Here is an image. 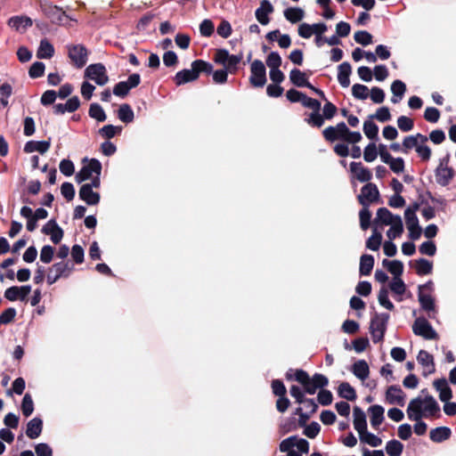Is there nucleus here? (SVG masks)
<instances>
[{
	"instance_id": "f257e3e1",
	"label": "nucleus",
	"mask_w": 456,
	"mask_h": 456,
	"mask_svg": "<svg viewBox=\"0 0 456 456\" xmlns=\"http://www.w3.org/2000/svg\"><path fill=\"white\" fill-rule=\"evenodd\" d=\"M406 413L409 419H430L439 416L440 407L432 395L418 396L410 401Z\"/></svg>"
},
{
	"instance_id": "f03ea898",
	"label": "nucleus",
	"mask_w": 456,
	"mask_h": 456,
	"mask_svg": "<svg viewBox=\"0 0 456 456\" xmlns=\"http://www.w3.org/2000/svg\"><path fill=\"white\" fill-rule=\"evenodd\" d=\"M428 136L418 133L405 136L404 146L405 149L408 150V153L414 150L421 161L428 162L432 156V151L428 145Z\"/></svg>"
},
{
	"instance_id": "7ed1b4c3",
	"label": "nucleus",
	"mask_w": 456,
	"mask_h": 456,
	"mask_svg": "<svg viewBox=\"0 0 456 456\" xmlns=\"http://www.w3.org/2000/svg\"><path fill=\"white\" fill-rule=\"evenodd\" d=\"M212 65L203 60H196L191 63V69H185L178 71L175 77L176 86H181L186 83L196 80L200 72L210 73L212 71Z\"/></svg>"
},
{
	"instance_id": "20e7f679",
	"label": "nucleus",
	"mask_w": 456,
	"mask_h": 456,
	"mask_svg": "<svg viewBox=\"0 0 456 456\" xmlns=\"http://www.w3.org/2000/svg\"><path fill=\"white\" fill-rule=\"evenodd\" d=\"M295 379L299 382L305 391L309 395L315 394L318 388L323 387L328 384V379L322 374H314L312 378L303 370L294 371Z\"/></svg>"
},
{
	"instance_id": "39448f33",
	"label": "nucleus",
	"mask_w": 456,
	"mask_h": 456,
	"mask_svg": "<svg viewBox=\"0 0 456 456\" xmlns=\"http://www.w3.org/2000/svg\"><path fill=\"white\" fill-rule=\"evenodd\" d=\"M101 171L102 164L99 160L95 159H84V166L75 176L76 182L81 183L94 177V175H101Z\"/></svg>"
},
{
	"instance_id": "423d86ee",
	"label": "nucleus",
	"mask_w": 456,
	"mask_h": 456,
	"mask_svg": "<svg viewBox=\"0 0 456 456\" xmlns=\"http://www.w3.org/2000/svg\"><path fill=\"white\" fill-rule=\"evenodd\" d=\"M388 319L387 314H376L371 319L370 331L374 343H379L383 339Z\"/></svg>"
},
{
	"instance_id": "0eeeda50",
	"label": "nucleus",
	"mask_w": 456,
	"mask_h": 456,
	"mask_svg": "<svg viewBox=\"0 0 456 456\" xmlns=\"http://www.w3.org/2000/svg\"><path fill=\"white\" fill-rule=\"evenodd\" d=\"M41 11L53 23L63 24L68 17L61 8L53 5L48 0H38Z\"/></svg>"
},
{
	"instance_id": "6e6552de",
	"label": "nucleus",
	"mask_w": 456,
	"mask_h": 456,
	"mask_svg": "<svg viewBox=\"0 0 456 456\" xmlns=\"http://www.w3.org/2000/svg\"><path fill=\"white\" fill-rule=\"evenodd\" d=\"M85 77L101 86L109 81L106 68L102 63L89 65L85 70Z\"/></svg>"
},
{
	"instance_id": "1a4fd4ad",
	"label": "nucleus",
	"mask_w": 456,
	"mask_h": 456,
	"mask_svg": "<svg viewBox=\"0 0 456 456\" xmlns=\"http://www.w3.org/2000/svg\"><path fill=\"white\" fill-rule=\"evenodd\" d=\"M412 330L415 335L420 336L425 339H436L438 335L430 323L424 318H418L412 325Z\"/></svg>"
},
{
	"instance_id": "9d476101",
	"label": "nucleus",
	"mask_w": 456,
	"mask_h": 456,
	"mask_svg": "<svg viewBox=\"0 0 456 456\" xmlns=\"http://www.w3.org/2000/svg\"><path fill=\"white\" fill-rule=\"evenodd\" d=\"M250 83L256 87H262L266 83V72L264 63L259 60H255L250 68Z\"/></svg>"
},
{
	"instance_id": "9b49d317",
	"label": "nucleus",
	"mask_w": 456,
	"mask_h": 456,
	"mask_svg": "<svg viewBox=\"0 0 456 456\" xmlns=\"http://www.w3.org/2000/svg\"><path fill=\"white\" fill-rule=\"evenodd\" d=\"M404 217L410 238L411 240H418L421 235V228L419 225V219L415 210L411 208H406Z\"/></svg>"
},
{
	"instance_id": "f8f14e48",
	"label": "nucleus",
	"mask_w": 456,
	"mask_h": 456,
	"mask_svg": "<svg viewBox=\"0 0 456 456\" xmlns=\"http://www.w3.org/2000/svg\"><path fill=\"white\" fill-rule=\"evenodd\" d=\"M436 181L441 186H446L454 176L453 170L448 166L447 159H442L435 172Z\"/></svg>"
},
{
	"instance_id": "ddd939ff",
	"label": "nucleus",
	"mask_w": 456,
	"mask_h": 456,
	"mask_svg": "<svg viewBox=\"0 0 456 456\" xmlns=\"http://www.w3.org/2000/svg\"><path fill=\"white\" fill-rule=\"evenodd\" d=\"M379 192L377 186L374 183H368L358 195V200L363 207H368L370 203L375 202L379 200Z\"/></svg>"
},
{
	"instance_id": "4468645a",
	"label": "nucleus",
	"mask_w": 456,
	"mask_h": 456,
	"mask_svg": "<svg viewBox=\"0 0 456 456\" xmlns=\"http://www.w3.org/2000/svg\"><path fill=\"white\" fill-rule=\"evenodd\" d=\"M406 395L401 387L390 386L385 393V401L388 404L403 406L405 404Z\"/></svg>"
},
{
	"instance_id": "2eb2a0df",
	"label": "nucleus",
	"mask_w": 456,
	"mask_h": 456,
	"mask_svg": "<svg viewBox=\"0 0 456 456\" xmlns=\"http://www.w3.org/2000/svg\"><path fill=\"white\" fill-rule=\"evenodd\" d=\"M87 50L81 45H71L69 47V57L75 66L83 67L87 61Z\"/></svg>"
},
{
	"instance_id": "dca6fc26",
	"label": "nucleus",
	"mask_w": 456,
	"mask_h": 456,
	"mask_svg": "<svg viewBox=\"0 0 456 456\" xmlns=\"http://www.w3.org/2000/svg\"><path fill=\"white\" fill-rule=\"evenodd\" d=\"M346 133L347 126L344 122H340L335 126H328L322 131L323 137L330 142H334L338 139L344 140Z\"/></svg>"
},
{
	"instance_id": "f3484780",
	"label": "nucleus",
	"mask_w": 456,
	"mask_h": 456,
	"mask_svg": "<svg viewBox=\"0 0 456 456\" xmlns=\"http://www.w3.org/2000/svg\"><path fill=\"white\" fill-rule=\"evenodd\" d=\"M417 361L423 368V376L427 377L435 372L434 357L428 352L420 350L417 355Z\"/></svg>"
},
{
	"instance_id": "a211bd4d",
	"label": "nucleus",
	"mask_w": 456,
	"mask_h": 456,
	"mask_svg": "<svg viewBox=\"0 0 456 456\" xmlns=\"http://www.w3.org/2000/svg\"><path fill=\"white\" fill-rule=\"evenodd\" d=\"M350 172L361 183H367L372 178L371 171L361 162H352L350 164Z\"/></svg>"
},
{
	"instance_id": "6ab92c4d",
	"label": "nucleus",
	"mask_w": 456,
	"mask_h": 456,
	"mask_svg": "<svg viewBox=\"0 0 456 456\" xmlns=\"http://www.w3.org/2000/svg\"><path fill=\"white\" fill-rule=\"evenodd\" d=\"M30 291L31 287L29 285L20 287L13 286L5 290L4 297L10 301H15L18 299L25 300Z\"/></svg>"
},
{
	"instance_id": "aec40b11",
	"label": "nucleus",
	"mask_w": 456,
	"mask_h": 456,
	"mask_svg": "<svg viewBox=\"0 0 456 456\" xmlns=\"http://www.w3.org/2000/svg\"><path fill=\"white\" fill-rule=\"evenodd\" d=\"M42 232L45 234L49 235L51 237L52 241L55 244H58L63 237L62 229L57 224L55 220L53 219L45 224V225L42 229Z\"/></svg>"
},
{
	"instance_id": "412c9836",
	"label": "nucleus",
	"mask_w": 456,
	"mask_h": 456,
	"mask_svg": "<svg viewBox=\"0 0 456 456\" xmlns=\"http://www.w3.org/2000/svg\"><path fill=\"white\" fill-rule=\"evenodd\" d=\"M80 200L89 206H95L100 202L101 196L99 192L94 191L89 185H82L78 192Z\"/></svg>"
},
{
	"instance_id": "4be33fe9",
	"label": "nucleus",
	"mask_w": 456,
	"mask_h": 456,
	"mask_svg": "<svg viewBox=\"0 0 456 456\" xmlns=\"http://www.w3.org/2000/svg\"><path fill=\"white\" fill-rule=\"evenodd\" d=\"M368 413L370 416V426L377 429L385 419V409L383 406L374 404L369 407Z\"/></svg>"
},
{
	"instance_id": "5701e85b",
	"label": "nucleus",
	"mask_w": 456,
	"mask_h": 456,
	"mask_svg": "<svg viewBox=\"0 0 456 456\" xmlns=\"http://www.w3.org/2000/svg\"><path fill=\"white\" fill-rule=\"evenodd\" d=\"M273 12V7L268 0H262L260 6L256 10V18L262 25H267L270 21L269 14Z\"/></svg>"
},
{
	"instance_id": "b1692460",
	"label": "nucleus",
	"mask_w": 456,
	"mask_h": 456,
	"mask_svg": "<svg viewBox=\"0 0 456 456\" xmlns=\"http://www.w3.org/2000/svg\"><path fill=\"white\" fill-rule=\"evenodd\" d=\"M353 425L357 433L367 429V419L365 412L358 406L353 409Z\"/></svg>"
},
{
	"instance_id": "393cba45",
	"label": "nucleus",
	"mask_w": 456,
	"mask_h": 456,
	"mask_svg": "<svg viewBox=\"0 0 456 456\" xmlns=\"http://www.w3.org/2000/svg\"><path fill=\"white\" fill-rule=\"evenodd\" d=\"M433 385L439 393V399L442 402H447L452 397V389L449 387L445 379H436Z\"/></svg>"
},
{
	"instance_id": "a878e982",
	"label": "nucleus",
	"mask_w": 456,
	"mask_h": 456,
	"mask_svg": "<svg viewBox=\"0 0 456 456\" xmlns=\"http://www.w3.org/2000/svg\"><path fill=\"white\" fill-rule=\"evenodd\" d=\"M8 25L16 31L24 32L32 25V20L27 16H14L9 19Z\"/></svg>"
},
{
	"instance_id": "bb28decb",
	"label": "nucleus",
	"mask_w": 456,
	"mask_h": 456,
	"mask_svg": "<svg viewBox=\"0 0 456 456\" xmlns=\"http://www.w3.org/2000/svg\"><path fill=\"white\" fill-rule=\"evenodd\" d=\"M300 403L304 405L305 412H303V407H298L295 413L300 416L302 421H305L312 413L315 412L318 406L314 399L305 398Z\"/></svg>"
},
{
	"instance_id": "cd10ccee",
	"label": "nucleus",
	"mask_w": 456,
	"mask_h": 456,
	"mask_svg": "<svg viewBox=\"0 0 456 456\" xmlns=\"http://www.w3.org/2000/svg\"><path fill=\"white\" fill-rule=\"evenodd\" d=\"M43 428V421L39 418H33L27 424L26 435L30 439L37 438Z\"/></svg>"
},
{
	"instance_id": "c85d7f7f",
	"label": "nucleus",
	"mask_w": 456,
	"mask_h": 456,
	"mask_svg": "<svg viewBox=\"0 0 456 456\" xmlns=\"http://www.w3.org/2000/svg\"><path fill=\"white\" fill-rule=\"evenodd\" d=\"M50 145V141H29L25 144L24 151L27 153L38 151L44 154L49 150Z\"/></svg>"
},
{
	"instance_id": "c756f323",
	"label": "nucleus",
	"mask_w": 456,
	"mask_h": 456,
	"mask_svg": "<svg viewBox=\"0 0 456 456\" xmlns=\"http://www.w3.org/2000/svg\"><path fill=\"white\" fill-rule=\"evenodd\" d=\"M401 217L397 215H393L388 209L386 208H379L377 211V217L375 219L376 224H380L382 225H391L395 221V218Z\"/></svg>"
},
{
	"instance_id": "7c9ffc66",
	"label": "nucleus",
	"mask_w": 456,
	"mask_h": 456,
	"mask_svg": "<svg viewBox=\"0 0 456 456\" xmlns=\"http://www.w3.org/2000/svg\"><path fill=\"white\" fill-rule=\"evenodd\" d=\"M360 442L368 444L371 447H378L381 445L382 439L378 436L368 431V428L362 432L358 433Z\"/></svg>"
},
{
	"instance_id": "2f4dec72",
	"label": "nucleus",
	"mask_w": 456,
	"mask_h": 456,
	"mask_svg": "<svg viewBox=\"0 0 456 456\" xmlns=\"http://www.w3.org/2000/svg\"><path fill=\"white\" fill-rule=\"evenodd\" d=\"M352 371L361 380H365L370 374L369 365L364 360H359L353 365Z\"/></svg>"
},
{
	"instance_id": "473e14b6",
	"label": "nucleus",
	"mask_w": 456,
	"mask_h": 456,
	"mask_svg": "<svg viewBox=\"0 0 456 456\" xmlns=\"http://www.w3.org/2000/svg\"><path fill=\"white\" fill-rule=\"evenodd\" d=\"M452 431L447 427H439L432 429L429 433L430 439L435 443H441L451 436Z\"/></svg>"
},
{
	"instance_id": "72a5a7b5",
	"label": "nucleus",
	"mask_w": 456,
	"mask_h": 456,
	"mask_svg": "<svg viewBox=\"0 0 456 456\" xmlns=\"http://www.w3.org/2000/svg\"><path fill=\"white\" fill-rule=\"evenodd\" d=\"M391 92L393 94L391 102L393 103H397L403 99L406 92V86L401 80H395L391 85Z\"/></svg>"
},
{
	"instance_id": "f704fd0d",
	"label": "nucleus",
	"mask_w": 456,
	"mask_h": 456,
	"mask_svg": "<svg viewBox=\"0 0 456 456\" xmlns=\"http://www.w3.org/2000/svg\"><path fill=\"white\" fill-rule=\"evenodd\" d=\"M351 70V65L348 62H343L338 66V80L343 87H347L350 84Z\"/></svg>"
},
{
	"instance_id": "c9c22d12",
	"label": "nucleus",
	"mask_w": 456,
	"mask_h": 456,
	"mask_svg": "<svg viewBox=\"0 0 456 456\" xmlns=\"http://www.w3.org/2000/svg\"><path fill=\"white\" fill-rule=\"evenodd\" d=\"M289 79L297 86H311L307 81L306 74L297 69H293L289 73Z\"/></svg>"
},
{
	"instance_id": "e433bc0d",
	"label": "nucleus",
	"mask_w": 456,
	"mask_h": 456,
	"mask_svg": "<svg viewBox=\"0 0 456 456\" xmlns=\"http://www.w3.org/2000/svg\"><path fill=\"white\" fill-rule=\"evenodd\" d=\"M53 53L54 48L53 45L47 39L41 40L37 53V58L49 59L53 55Z\"/></svg>"
},
{
	"instance_id": "4c0bfd02",
	"label": "nucleus",
	"mask_w": 456,
	"mask_h": 456,
	"mask_svg": "<svg viewBox=\"0 0 456 456\" xmlns=\"http://www.w3.org/2000/svg\"><path fill=\"white\" fill-rule=\"evenodd\" d=\"M382 265L387 267L389 273H391L394 277H400L403 271V263L399 260H387L384 259L382 261Z\"/></svg>"
},
{
	"instance_id": "58836bf2",
	"label": "nucleus",
	"mask_w": 456,
	"mask_h": 456,
	"mask_svg": "<svg viewBox=\"0 0 456 456\" xmlns=\"http://www.w3.org/2000/svg\"><path fill=\"white\" fill-rule=\"evenodd\" d=\"M305 12L301 8L290 7L284 11V17L291 23H297L303 20Z\"/></svg>"
},
{
	"instance_id": "ea45409f",
	"label": "nucleus",
	"mask_w": 456,
	"mask_h": 456,
	"mask_svg": "<svg viewBox=\"0 0 456 456\" xmlns=\"http://www.w3.org/2000/svg\"><path fill=\"white\" fill-rule=\"evenodd\" d=\"M391 291L398 297V300H402V296L406 290V286L400 277H394L389 284Z\"/></svg>"
},
{
	"instance_id": "a19ab883",
	"label": "nucleus",
	"mask_w": 456,
	"mask_h": 456,
	"mask_svg": "<svg viewBox=\"0 0 456 456\" xmlns=\"http://www.w3.org/2000/svg\"><path fill=\"white\" fill-rule=\"evenodd\" d=\"M403 232V224L402 218H395V221L391 224L390 229L387 232V237L393 240L397 237H400Z\"/></svg>"
},
{
	"instance_id": "79ce46f5",
	"label": "nucleus",
	"mask_w": 456,
	"mask_h": 456,
	"mask_svg": "<svg viewBox=\"0 0 456 456\" xmlns=\"http://www.w3.org/2000/svg\"><path fill=\"white\" fill-rule=\"evenodd\" d=\"M374 265V258L370 255H362L360 260L361 275H369Z\"/></svg>"
},
{
	"instance_id": "37998d69",
	"label": "nucleus",
	"mask_w": 456,
	"mask_h": 456,
	"mask_svg": "<svg viewBox=\"0 0 456 456\" xmlns=\"http://www.w3.org/2000/svg\"><path fill=\"white\" fill-rule=\"evenodd\" d=\"M403 444L398 440H390L386 444V452L388 456H401Z\"/></svg>"
},
{
	"instance_id": "c03bdc74",
	"label": "nucleus",
	"mask_w": 456,
	"mask_h": 456,
	"mask_svg": "<svg viewBox=\"0 0 456 456\" xmlns=\"http://www.w3.org/2000/svg\"><path fill=\"white\" fill-rule=\"evenodd\" d=\"M382 243V234L377 230L373 229L372 235L367 240L366 247L373 251H377Z\"/></svg>"
},
{
	"instance_id": "a18cd8bd",
	"label": "nucleus",
	"mask_w": 456,
	"mask_h": 456,
	"mask_svg": "<svg viewBox=\"0 0 456 456\" xmlns=\"http://www.w3.org/2000/svg\"><path fill=\"white\" fill-rule=\"evenodd\" d=\"M338 394L341 397L348 401H354L356 399L355 390L346 382H343L339 385Z\"/></svg>"
},
{
	"instance_id": "49530a36",
	"label": "nucleus",
	"mask_w": 456,
	"mask_h": 456,
	"mask_svg": "<svg viewBox=\"0 0 456 456\" xmlns=\"http://www.w3.org/2000/svg\"><path fill=\"white\" fill-rule=\"evenodd\" d=\"M418 297L421 307L425 311H435V300L430 295L419 291Z\"/></svg>"
},
{
	"instance_id": "de8ad7c7",
	"label": "nucleus",
	"mask_w": 456,
	"mask_h": 456,
	"mask_svg": "<svg viewBox=\"0 0 456 456\" xmlns=\"http://www.w3.org/2000/svg\"><path fill=\"white\" fill-rule=\"evenodd\" d=\"M433 269V264L432 262L425 259L420 258L416 261L415 263V270L418 274L419 275H426L429 274L432 272Z\"/></svg>"
},
{
	"instance_id": "09e8293b",
	"label": "nucleus",
	"mask_w": 456,
	"mask_h": 456,
	"mask_svg": "<svg viewBox=\"0 0 456 456\" xmlns=\"http://www.w3.org/2000/svg\"><path fill=\"white\" fill-rule=\"evenodd\" d=\"M118 118L125 123H130L134 120V111L128 104H122L118 112Z\"/></svg>"
},
{
	"instance_id": "8fccbe9b",
	"label": "nucleus",
	"mask_w": 456,
	"mask_h": 456,
	"mask_svg": "<svg viewBox=\"0 0 456 456\" xmlns=\"http://www.w3.org/2000/svg\"><path fill=\"white\" fill-rule=\"evenodd\" d=\"M89 116L99 122L104 121L107 118L103 109L97 103L90 105Z\"/></svg>"
},
{
	"instance_id": "3c124183",
	"label": "nucleus",
	"mask_w": 456,
	"mask_h": 456,
	"mask_svg": "<svg viewBox=\"0 0 456 456\" xmlns=\"http://www.w3.org/2000/svg\"><path fill=\"white\" fill-rule=\"evenodd\" d=\"M21 411L25 417L30 416L34 411V402L29 394L23 396L21 403Z\"/></svg>"
},
{
	"instance_id": "603ef678",
	"label": "nucleus",
	"mask_w": 456,
	"mask_h": 456,
	"mask_svg": "<svg viewBox=\"0 0 456 456\" xmlns=\"http://www.w3.org/2000/svg\"><path fill=\"white\" fill-rule=\"evenodd\" d=\"M378 157L377 145L373 142L369 143L363 150V159L366 162H373Z\"/></svg>"
},
{
	"instance_id": "864d4df0",
	"label": "nucleus",
	"mask_w": 456,
	"mask_h": 456,
	"mask_svg": "<svg viewBox=\"0 0 456 456\" xmlns=\"http://www.w3.org/2000/svg\"><path fill=\"white\" fill-rule=\"evenodd\" d=\"M363 132L369 139H375L378 136L379 127L374 122L367 120L363 123Z\"/></svg>"
},
{
	"instance_id": "5fc2aeb1",
	"label": "nucleus",
	"mask_w": 456,
	"mask_h": 456,
	"mask_svg": "<svg viewBox=\"0 0 456 456\" xmlns=\"http://www.w3.org/2000/svg\"><path fill=\"white\" fill-rule=\"evenodd\" d=\"M354 38L356 43L362 45H369L372 43V36L365 30L355 32Z\"/></svg>"
},
{
	"instance_id": "6e6d98bb",
	"label": "nucleus",
	"mask_w": 456,
	"mask_h": 456,
	"mask_svg": "<svg viewBox=\"0 0 456 456\" xmlns=\"http://www.w3.org/2000/svg\"><path fill=\"white\" fill-rule=\"evenodd\" d=\"M353 95L360 100H365L369 96V89L366 86L355 84L352 87Z\"/></svg>"
},
{
	"instance_id": "4d7b16f0",
	"label": "nucleus",
	"mask_w": 456,
	"mask_h": 456,
	"mask_svg": "<svg viewBox=\"0 0 456 456\" xmlns=\"http://www.w3.org/2000/svg\"><path fill=\"white\" fill-rule=\"evenodd\" d=\"M379 303L387 310H393L394 305L388 298L387 289L382 288L378 296Z\"/></svg>"
},
{
	"instance_id": "13d9d810",
	"label": "nucleus",
	"mask_w": 456,
	"mask_h": 456,
	"mask_svg": "<svg viewBox=\"0 0 456 456\" xmlns=\"http://www.w3.org/2000/svg\"><path fill=\"white\" fill-rule=\"evenodd\" d=\"M120 126H115L112 125H107L102 126L99 133L105 138L110 139L114 137L117 134H119L121 132Z\"/></svg>"
},
{
	"instance_id": "bf43d9fd",
	"label": "nucleus",
	"mask_w": 456,
	"mask_h": 456,
	"mask_svg": "<svg viewBox=\"0 0 456 456\" xmlns=\"http://www.w3.org/2000/svg\"><path fill=\"white\" fill-rule=\"evenodd\" d=\"M241 59L242 54L232 55L228 53L227 61L224 64L225 69H227L229 72H233L236 69L237 65L240 62Z\"/></svg>"
},
{
	"instance_id": "052dcab7",
	"label": "nucleus",
	"mask_w": 456,
	"mask_h": 456,
	"mask_svg": "<svg viewBox=\"0 0 456 456\" xmlns=\"http://www.w3.org/2000/svg\"><path fill=\"white\" fill-rule=\"evenodd\" d=\"M306 122L313 126L321 127L324 123V118L319 110H314L306 118Z\"/></svg>"
},
{
	"instance_id": "680f3d73",
	"label": "nucleus",
	"mask_w": 456,
	"mask_h": 456,
	"mask_svg": "<svg viewBox=\"0 0 456 456\" xmlns=\"http://www.w3.org/2000/svg\"><path fill=\"white\" fill-rule=\"evenodd\" d=\"M60 171L66 176H70L74 174L75 167L71 160L62 159L59 165Z\"/></svg>"
},
{
	"instance_id": "e2e57ef3",
	"label": "nucleus",
	"mask_w": 456,
	"mask_h": 456,
	"mask_svg": "<svg viewBox=\"0 0 456 456\" xmlns=\"http://www.w3.org/2000/svg\"><path fill=\"white\" fill-rule=\"evenodd\" d=\"M281 64V58L280 54L276 52H272L267 59H266V65L272 69H279Z\"/></svg>"
},
{
	"instance_id": "0e129e2a",
	"label": "nucleus",
	"mask_w": 456,
	"mask_h": 456,
	"mask_svg": "<svg viewBox=\"0 0 456 456\" xmlns=\"http://www.w3.org/2000/svg\"><path fill=\"white\" fill-rule=\"evenodd\" d=\"M398 127L403 132H409L413 128V120L406 116H400L397 119Z\"/></svg>"
},
{
	"instance_id": "69168bd1",
	"label": "nucleus",
	"mask_w": 456,
	"mask_h": 456,
	"mask_svg": "<svg viewBox=\"0 0 456 456\" xmlns=\"http://www.w3.org/2000/svg\"><path fill=\"white\" fill-rule=\"evenodd\" d=\"M412 434V428L410 424H401L397 428V436L402 440H408Z\"/></svg>"
},
{
	"instance_id": "338daca9",
	"label": "nucleus",
	"mask_w": 456,
	"mask_h": 456,
	"mask_svg": "<svg viewBox=\"0 0 456 456\" xmlns=\"http://www.w3.org/2000/svg\"><path fill=\"white\" fill-rule=\"evenodd\" d=\"M61 192L62 196L68 200H71L75 197V188L72 183L68 182L62 183L61 187Z\"/></svg>"
},
{
	"instance_id": "774afa93",
	"label": "nucleus",
	"mask_w": 456,
	"mask_h": 456,
	"mask_svg": "<svg viewBox=\"0 0 456 456\" xmlns=\"http://www.w3.org/2000/svg\"><path fill=\"white\" fill-rule=\"evenodd\" d=\"M37 456H53L52 448L45 443H40L35 446Z\"/></svg>"
}]
</instances>
